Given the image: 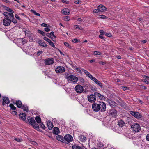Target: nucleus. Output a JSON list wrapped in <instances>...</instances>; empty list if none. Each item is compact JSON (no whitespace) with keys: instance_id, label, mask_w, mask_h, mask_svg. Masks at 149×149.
I'll use <instances>...</instances> for the list:
<instances>
[{"instance_id":"nucleus-17","label":"nucleus","mask_w":149,"mask_h":149,"mask_svg":"<svg viewBox=\"0 0 149 149\" xmlns=\"http://www.w3.org/2000/svg\"><path fill=\"white\" fill-rule=\"evenodd\" d=\"M29 123L32 126L35 123V121L33 118L29 117L27 118Z\"/></svg>"},{"instance_id":"nucleus-13","label":"nucleus","mask_w":149,"mask_h":149,"mask_svg":"<svg viewBox=\"0 0 149 149\" xmlns=\"http://www.w3.org/2000/svg\"><path fill=\"white\" fill-rule=\"evenodd\" d=\"M3 102L2 105L4 106L5 104H8L10 103V101L8 97H3Z\"/></svg>"},{"instance_id":"nucleus-50","label":"nucleus","mask_w":149,"mask_h":149,"mask_svg":"<svg viewBox=\"0 0 149 149\" xmlns=\"http://www.w3.org/2000/svg\"><path fill=\"white\" fill-rule=\"evenodd\" d=\"M99 12H100V11L99 10V9L98 8L97 9H94L93 10V12L95 13H98Z\"/></svg>"},{"instance_id":"nucleus-3","label":"nucleus","mask_w":149,"mask_h":149,"mask_svg":"<svg viewBox=\"0 0 149 149\" xmlns=\"http://www.w3.org/2000/svg\"><path fill=\"white\" fill-rule=\"evenodd\" d=\"M72 137L70 134L66 135L64 138L63 143H68L72 141Z\"/></svg>"},{"instance_id":"nucleus-9","label":"nucleus","mask_w":149,"mask_h":149,"mask_svg":"<svg viewBox=\"0 0 149 149\" xmlns=\"http://www.w3.org/2000/svg\"><path fill=\"white\" fill-rule=\"evenodd\" d=\"M44 61L46 65L52 64L54 63L53 59L52 58H49L47 59H45L44 60Z\"/></svg>"},{"instance_id":"nucleus-28","label":"nucleus","mask_w":149,"mask_h":149,"mask_svg":"<svg viewBox=\"0 0 149 149\" xmlns=\"http://www.w3.org/2000/svg\"><path fill=\"white\" fill-rule=\"evenodd\" d=\"M73 149H86V148L84 147L81 148L79 146H76L74 145L72 146Z\"/></svg>"},{"instance_id":"nucleus-44","label":"nucleus","mask_w":149,"mask_h":149,"mask_svg":"<svg viewBox=\"0 0 149 149\" xmlns=\"http://www.w3.org/2000/svg\"><path fill=\"white\" fill-rule=\"evenodd\" d=\"M99 18L102 19H105L106 18V17L104 15H100L99 16Z\"/></svg>"},{"instance_id":"nucleus-11","label":"nucleus","mask_w":149,"mask_h":149,"mask_svg":"<svg viewBox=\"0 0 149 149\" xmlns=\"http://www.w3.org/2000/svg\"><path fill=\"white\" fill-rule=\"evenodd\" d=\"M3 15L6 17V18H7L11 19L14 17L13 14L12 13L4 12L3 13Z\"/></svg>"},{"instance_id":"nucleus-21","label":"nucleus","mask_w":149,"mask_h":149,"mask_svg":"<svg viewBox=\"0 0 149 149\" xmlns=\"http://www.w3.org/2000/svg\"><path fill=\"white\" fill-rule=\"evenodd\" d=\"M110 114L111 115L115 116L117 114V111L114 109H112L110 111Z\"/></svg>"},{"instance_id":"nucleus-22","label":"nucleus","mask_w":149,"mask_h":149,"mask_svg":"<svg viewBox=\"0 0 149 149\" xmlns=\"http://www.w3.org/2000/svg\"><path fill=\"white\" fill-rule=\"evenodd\" d=\"M53 132L54 134L58 135L59 133V129L57 127H55L53 130Z\"/></svg>"},{"instance_id":"nucleus-29","label":"nucleus","mask_w":149,"mask_h":149,"mask_svg":"<svg viewBox=\"0 0 149 149\" xmlns=\"http://www.w3.org/2000/svg\"><path fill=\"white\" fill-rule=\"evenodd\" d=\"M32 126L33 127V128L36 129L37 130L39 128V126L38 125L37 123H36V122L35 123H34L33 125H32Z\"/></svg>"},{"instance_id":"nucleus-4","label":"nucleus","mask_w":149,"mask_h":149,"mask_svg":"<svg viewBox=\"0 0 149 149\" xmlns=\"http://www.w3.org/2000/svg\"><path fill=\"white\" fill-rule=\"evenodd\" d=\"M99 109L101 112H104L106 111V107L105 103L100 102L98 103Z\"/></svg>"},{"instance_id":"nucleus-48","label":"nucleus","mask_w":149,"mask_h":149,"mask_svg":"<svg viewBox=\"0 0 149 149\" xmlns=\"http://www.w3.org/2000/svg\"><path fill=\"white\" fill-rule=\"evenodd\" d=\"M74 28L76 29H78L79 30H81V29H80V27L78 25H75L74 26Z\"/></svg>"},{"instance_id":"nucleus-39","label":"nucleus","mask_w":149,"mask_h":149,"mask_svg":"<svg viewBox=\"0 0 149 149\" xmlns=\"http://www.w3.org/2000/svg\"><path fill=\"white\" fill-rule=\"evenodd\" d=\"M31 11L36 15L40 16V15L39 13H37L35 11L33 10H31Z\"/></svg>"},{"instance_id":"nucleus-8","label":"nucleus","mask_w":149,"mask_h":149,"mask_svg":"<svg viewBox=\"0 0 149 149\" xmlns=\"http://www.w3.org/2000/svg\"><path fill=\"white\" fill-rule=\"evenodd\" d=\"M93 110L95 112H98L100 111L98 103L94 102L92 106Z\"/></svg>"},{"instance_id":"nucleus-42","label":"nucleus","mask_w":149,"mask_h":149,"mask_svg":"<svg viewBox=\"0 0 149 149\" xmlns=\"http://www.w3.org/2000/svg\"><path fill=\"white\" fill-rule=\"evenodd\" d=\"M64 45L66 47H67L69 48H71V46L69 45V44L66 42H65L64 43Z\"/></svg>"},{"instance_id":"nucleus-45","label":"nucleus","mask_w":149,"mask_h":149,"mask_svg":"<svg viewBox=\"0 0 149 149\" xmlns=\"http://www.w3.org/2000/svg\"><path fill=\"white\" fill-rule=\"evenodd\" d=\"M11 21H12L14 24H15L17 23V20L14 19V17L13 18H11Z\"/></svg>"},{"instance_id":"nucleus-33","label":"nucleus","mask_w":149,"mask_h":149,"mask_svg":"<svg viewBox=\"0 0 149 149\" xmlns=\"http://www.w3.org/2000/svg\"><path fill=\"white\" fill-rule=\"evenodd\" d=\"M144 81L146 84L149 83V77L146 76Z\"/></svg>"},{"instance_id":"nucleus-19","label":"nucleus","mask_w":149,"mask_h":149,"mask_svg":"<svg viewBox=\"0 0 149 149\" xmlns=\"http://www.w3.org/2000/svg\"><path fill=\"white\" fill-rule=\"evenodd\" d=\"M19 117L21 119L24 121L26 118V115L24 113H21L19 115Z\"/></svg>"},{"instance_id":"nucleus-49","label":"nucleus","mask_w":149,"mask_h":149,"mask_svg":"<svg viewBox=\"0 0 149 149\" xmlns=\"http://www.w3.org/2000/svg\"><path fill=\"white\" fill-rule=\"evenodd\" d=\"M97 84L101 88L102 87V84L101 83H100V81H99V82Z\"/></svg>"},{"instance_id":"nucleus-37","label":"nucleus","mask_w":149,"mask_h":149,"mask_svg":"<svg viewBox=\"0 0 149 149\" xmlns=\"http://www.w3.org/2000/svg\"><path fill=\"white\" fill-rule=\"evenodd\" d=\"M9 106L10 107L11 109L13 110H15L16 109V107H15L12 104H10L9 105Z\"/></svg>"},{"instance_id":"nucleus-16","label":"nucleus","mask_w":149,"mask_h":149,"mask_svg":"<svg viewBox=\"0 0 149 149\" xmlns=\"http://www.w3.org/2000/svg\"><path fill=\"white\" fill-rule=\"evenodd\" d=\"M70 10L68 8H65L62 10L63 13L65 15H69L70 13Z\"/></svg>"},{"instance_id":"nucleus-20","label":"nucleus","mask_w":149,"mask_h":149,"mask_svg":"<svg viewBox=\"0 0 149 149\" xmlns=\"http://www.w3.org/2000/svg\"><path fill=\"white\" fill-rule=\"evenodd\" d=\"M125 124V122L122 120H120L118 121V125L121 127H123Z\"/></svg>"},{"instance_id":"nucleus-56","label":"nucleus","mask_w":149,"mask_h":149,"mask_svg":"<svg viewBox=\"0 0 149 149\" xmlns=\"http://www.w3.org/2000/svg\"><path fill=\"white\" fill-rule=\"evenodd\" d=\"M94 81L96 84L99 82V81L96 78L93 81Z\"/></svg>"},{"instance_id":"nucleus-59","label":"nucleus","mask_w":149,"mask_h":149,"mask_svg":"<svg viewBox=\"0 0 149 149\" xmlns=\"http://www.w3.org/2000/svg\"><path fill=\"white\" fill-rule=\"evenodd\" d=\"M42 26L46 27L47 26V24L45 23H43L41 24Z\"/></svg>"},{"instance_id":"nucleus-12","label":"nucleus","mask_w":149,"mask_h":149,"mask_svg":"<svg viewBox=\"0 0 149 149\" xmlns=\"http://www.w3.org/2000/svg\"><path fill=\"white\" fill-rule=\"evenodd\" d=\"M11 19L6 18L4 19L3 21V24L5 26L9 25L11 22Z\"/></svg>"},{"instance_id":"nucleus-6","label":"nucleus","mask_w":149,"mask_h":149,"mask_svg":"<svg viewBox=\"0 0 149 149\" xmlns=\"http://www.w3.org/2000/svg\"><path fill=\"white\" fill-rule=\"evenodd\" d=\"M65 70V68L62 66H58L55 69V71L57 73H62L64 72Z\"/></svg>"},{"instance_id":"nucleus-15","label":"nucleus","mask_w":149,"mask_h":149,"mask_svg":"<svg viewBox=\"0 0 149 149\" xmlns=\"http://www.w3.org/2000/svg\"><path fill=\"white\" fill-rule=\"evenodd\" d=\"M97 8L99 9L100 12H102L106 11V8L103 5L100 4L98 6Z\"/></svg>"},{"instance_id":"nucleus-57","label":"nucleus","mask_w":149,"mask_h":149,"mask_svg":"<svg viewBox=\"0 0 149 149\" xmlns=\"http://www.w3.org/2000/svg\"><path fill=\"white\" fill-rule=\"evenodd\" d=\"M62 2L63 3H65L67 4H68L69 3V1H65L64 0H62Z\"/></svg>"},{"instance_id":"nucleus-5","label":"nucleus","mask_w":149,"mask_h":149,"mask_svg":"<svg viewBox=\"0 0 149 149\" xmlns=\"http://www.w3.org/2000/svg\"><path fill=\"white\" fill-rule=\"evenodd\" d=\"M130 113L135 118L137 119L140 118L142 117V114L138 112H134L131 111H130Z\"/></svg>"},{"instance_id":"nucleus-51","label":"nucleus","mask_w":149,"mask_h":149,"mask_svg":"<svg viewBox=\"0 0 149 149\" xmlns=\"http://www.w3.org/2000/svg\"><path fill=\"white\" fill-rule=\"evenodd\" d=\"M51 36H52L54 38H56V36L54 35V33L53 31H52L51 32V33H50Z\"/></svg>"},{"instance_id":"nucleus-41","label":"nucleus","mask_w":149,"mask_h":149,"mask_svg":"<svg viewBox=\"0 0 149 149\" xmlns=\"http://www.w3.org/2000/svg\"><path fill=\"white\" fill-rule=\"evenodd\" d=\"M70 75L68 73L65 72V78L66 79L68 80L69 79Z\"/></svg>"},{"instance_id":"nucleus-58","label":"nucleus","mask_w":149,"mask_h":149,"mask_svg":"<svg viewBox=\"0 0 149 149\" xmlns=\"http://www.w3.org/2000/svg\"><path fill=\"white\" fill-rule=\"evenodd\" d=\"M100 34L104 35L105 34V32L104 31L102 30H101L100 31Z\"/></svg>"},{"instance_id":"nucleus-31","label":"nucleus","mask_w":149,"mask_h":149,"mask_svg":"<svg viewBox=\"0 0 149 149\" xmlns=\"http://www.w3.org/2000/svg\"><path fill=\"white\" fill-rule=\"evenodd\" d=\"M5 8L6 10L8 12H10L12 13H14V11L12 10L8 7H5Z\"/></svg>"},{"instance_id":"nucleus-46","label":"nucleus","mask_w":149,"mask_h":149,"mask_svg":"<svg viewBox=\"0 0 149 149\" xmlns=\"http://www.w3.org/2000/svg\"><path fill=\"white\" fill-rule=\"evenodd\" d=\"M74 3L76 4H79L81 3V1L80 0L76 1L74 2Z\"/></svg>"},{"instance_id":"nucleus-64","label":"nucleus","mask_w":149,"mask_h":149,"mask_svg":"<svg viewBox=\"0 0 149 149\" xmlns=\"http://www.w3.org/2000/svg\"><path fill=\"white\" fill-rule=\"evenodd\" d=\"M32 143L33 145L35 146H36L37 145H38V144L36 142L34 141H32Z\"/></svg>"},{"instance_id":"nucleus-7","label":"nucleus","mask_w":149,"mask_h":149,"mask_svg":"<svg viewBox=\"0 0 149 149\" xmlns=\"http://www.w3.org/2000/svg\"><path fill=\"white\" fill-rule=\"evenodd\" d=\"M74 89L75 91L78 93H81L84 90L83 87L79 84L76 85Z\"/></svg>"},{"instance_id":"nucleus-24","label":"nucleus","mask_w":149,"mask_h":149,"mask_svg":"<svg viewBox=\"0 0 149 149\" xmlns=\"http://www.w3.org/2000/svg\"><path fill=\"white\" fill-rule=\"evenodd\" d=\"M56 139L58 140L63 142L64 138L63 136L60 135H57L56 137Z\"/></svg>"},{"instance_id":"nucleus-27","label":"nucleus","mask_w":149,"mask_h":149,"mask_svg":"<svg viewBox=\"0 0 149 149\" xmlns=\"http://www.w3.org/2000/svg\"><path fill=\"white\" fill-rule=\"evenodd\" d=\"M16 104L17 107L19 108H20L22 106V103L20 100H17L16 102Z\"/></svg>"},{"instance_id":"nucleus-1","label":"nucleus","mask_w":149,"mask_h":149,"mask_svg":"<svg viewBox=\"0 0 149 149\" xmlns=\"http://www.w3.org/2000/svg\"><path fill=\"white\" fill-rule=\"evenodd\" d=\"M94 95L91 94L88 96V99L90 102H94L96 100V96L98 97L101 100H105L106 99L105 97L103 95L97 92H95Z\"/></svg>"},{"instance_id":"nucleus-30","label":"nucleus","mask_w":149,"mask_h":149,"mask_svg":"<svg viewBox=\"0 0 149 149\" xmlns=\"http://www.w3.org/2000/svg\"><path fill=\"white\" fill-rule=\"evenodd\" d=\"M35 120L38 123H41V118L39 117L38 116L36 117L35 118Z\"/></svg>"},{"instance_id":"nucleus-38","label":"nucleus","mask_w":149,"mask_h":149,"mask_svg":"<svg viewBox=\"0 0 149 149\" xmlns=\"http://www.w3.org/2000/svg\"><path fill=\"white\" fill-rule=\"evenodd\" d=\"M70 19V17L68 16H66L64 17V20L65 21H69Z\"/></svg>"},{"instance_id":"nucleus-54","label":"nucleus","mask_w":149,"mask_h":149,"mask_svg":"<svg viewBox=\"0 0 149 149\" xmlns=\"http://www.w3.org/2000/svg\"><path fill=\"white\" fill-rule=\"evenodd\" d=\"M72 41L74 43H76L78 42V40L76 38L73 40Z\"/></svg>"},{"instance_id":"nucleus-55","label":"nucleus","mask_w":149,"mask_h":149,"mask_svg":"<svg viewBox=\"0 0 149 149\" xmlns=\"http://www.w3.org/2000/svg\"><path fill=\"white\" fill-rule=\"evenodd\" d=\"M14 140L18 142H20L21 141V140L20 139H19V138H15L14 139Z\"/></svg>"},{"instance_id":"nucleus-40","label":"nucleus","mask_w":149,"mask_h":149,"mask_svg":"<svg viewBox=\"0 0 149 149\" xmlns=\"http://www.w3.org/2000/svg\"><path fill=\"white\" fill-rule=\"evenodd\" d=\"M93 54L95 55H100L101 54V53L98 51H94L93 52Z\"/></svg>"},{"instance_id":"nucleus-62","label":"nucleus","mask_w":149,"mask_h":149,"mask_svg":"<svg viewBox=\"0 0 149 149\" xmlns=\"http://www.w3.org/2000/svg\"><path fill=\"white\" fill-rule=\"evenodd\" d=\"M15 17L16 19H18L19 20H20L21 19L18 16V15H17V14H15Z\"/></svg>"},{"instance_id":"nucleus-43","label":"nucleus","mask_w":149,"mask_h":149,"mask_svg":"<svg viewBox=\"0 0 149 149\" xmlns=\"http://www.w3.org/2000/svg\"><path fill=\"white\" fill-rule=\"evenodd\" d=\"M41 128H42L43 129H45L46 128V127L42 123H41L40 125Z\"/></svg>"},{"instance_id":"nucleus-52","label":"nucleus","mask_w":149,"mask_h":149,"mask_svg":"<svg viewBox=\"0 0 149 149\" xmlns=\"http://www.w3.org/2000/svg\"><path fill=\"white\" fill-rule=\"evenodd\" d=\"M89 77L93 81L95 78L93 77L92 75H90V76Z\"/></svg>"},{"instance_id":"nucleus-36","label":"nucleus","mask_w":149,"mask_h":149,"mask_svg":"<svg viewBox=\"0 0 149 149\" xmlns=\"http://www.w3.org/2000/svg\"><path fill=\"white\" fill-rule=\"evenodd\" d=\"M22 108L24 111H26V112H28V108L26 105H23L22 106Z\"/></svg>"},{"instance_id":"nucleus-23","label":"nucleus","mask_w":149,"mask_h":149,"mask_svg":"<svg viewBox=\"0 0 149 149\" xmlns=\"http://www.w3.org/2000/svg\"><path fill=\"white\" fill-rule=\"evenodd\" d=\"M25 35L28 37L29 38H30L32 35V33L28 30H26L24 31Z\"/></svg>"},{"instance_id":"nucleus-26","label":"nucleus","mask_w":149,"mask_h":149,"mask_svg":"<svg viewBox=\"0 0 149 149\" xmlns=\"http://www.w3.org/2000/svg\"><path fill=\"white\" fill-rule=\"evenodd\" d=\"M80 140V141L82 142H85L86 141V137L84 135H80L79 136Z\"/></svg>"},{"instance_id":"nucleus-53","label":"nucleus","mask_w":149,"mask_h":149,"mask_svg":"<svg viewBox=\"0 0 149 149\" xmlns=\"http://www.w3.org/2000/svg\"><path fill=\"white\" fill-rule=\"evenodd\" d=\"M12 113L13 115H16L17 116V112L15 111H13L12 112Z\"/></svg>"},{"instance_id":"nucleus-61","label":"nucleus","mask_w":149,"mask_h":149,"mask_svg":"<svg viewBox=\"0 0 149 149\" xmlns=\"http://www.w3.org/2000/svg\"><path fill=\"white\" fill-rule=\"evenodd\" d=\"M146 139L147 141H149V134L147 135Z\"/></svg>"},{"instance_id":"nucleus-34","label":"nucleus","mask_w":149,"mask_h":149,"mask_svg":"<svg viewBox=\"0 0 149 149\" xmlns=\"http://www.w3.org/2000/svg\"><path fill=\"white\" fill-rule=\"evenodd\" d=\"M83 72L86 75V76L88 77H89L90 76V75H91L90 74V73L89 72H88V71L87 70H84Z\"/></svg>"},{"instance_id":"nucleus-14","label":"nucleus","mask_w":149,"mask_h":149,"mask_svg":"<svg viewBox=\"0 0 149 149\" xmlns=\"http://www.w3.org/2000/svg\"><path fill=\"white\" fill-rule=\"evenodd\" d=\"M43 39L45 41H46L49 43V44L53 47H55V45L53 43L50 39L44 37L43 38Z\"/></svg>"},{"instance_id":"nucleus-18","label":"nucleus","mask_w":149,"mask_h":149,"mask_svg":"<svg viewBox=\"0 0 149 149\" xmlns=\"http://www.w3.org/2000/svg\"><path fill=\"white\" fill-rule=\"evenodd\" d=\"M47 126L49 130L52 129L53 127L52 123L51 121H48L47 123Z\"/></svg>"},{"instance_id":"nucleus-10","label":"nucleus","mask_w":149,"mask_h":149,"mask_svg":"<svg viewBox=\"0 0 149 149\" xmlns=\"http://www.w3.org/2000/svg\"><path fill=\"white\" fill-rule=\"evenodd\" d=\"M68 81H72L74 83H77L78 80V78L73 75H70V77L69 79H68Z\"/></svg>"},{"instance_id":"nucleus-2","label":"nucleus","mask_w":149,"mask_h":149,"mask_svg":"<svg viewBox=\"0 0 149 149\" xmlns=\"http://www.w3.org/2000/svg\"><path fill=\"white\" fill-rule=\"evenodd\" d=\"M131 129L134 133L139 132L141 130L140 125L137 123L133 124L131 126Z\"/></svg>"},{"instance_id":"nucleus-32","label":"nucleus","mask_w":149,"mask_h":149,"mask_svg":"<svg viewBox=\"0 0 149 149\" xmlns=\"http://www.w3.org/2000/svg\"><path fill=\"white\" fill-rule=\"evenodd\" d=\"M22 43L23 45L27 42V40L26 39H24L23 38L21 39Z\"/></svg>"},{"instance_id":"nucleus-63","label":"nucleus","mask_w":149,"mask_h":149,"mask_svg":"<svg viewBox=\"0 0 149 149\" xmlns=\"http://www.w3.org/2000/svg\"><path fill=\"white\" fill-rule=\"evenodd\" d=\"M99 37L102 39H104V38L103 36L102 35L100 34L99 36Z\"/></svg>"},{"instance_id":"nucleus-35","label":"nucleus","mask_w":149,"mask_h":149,"mask_svg":"<svg viewBox=\"0 0 149 149\" xmlns=\"http://www.w3.org/2000/svg\"><path fill=\"white\" fill-rule=\"evenodd\" d=\"M38 33H39L43 36H46L45 33L42 30H38Z\"/></svg>"},{"instance_id":"nucleus-60","label":"nucleus","mask_w":149,"mask_h":149,"mask_svg":"<svg viewBox=\"0 0 149 149\" xmlns=\"http://www.w3.org/2000/svg\"><path fill=\"white\" fill-rule=\"evenodd\" d=\"M106 36L108 37H110L111 36V34L110 33H106L105 34Z\"/></svg>"},{"instance_id":"nucleus-25","label":"nucleus","mask_w":149,"mask_h":149,"mask_svg":"<svg viewBox=\"0 0 149 149\" xmlns=\"http://www.w3.org/2000/svg\"><path fill=\"white\" fill-rule=\"evenodd\" d=\"M38 44L41 46L44 47H47V44L43 41L40 40L38 41Z\"/></svg>"},{"instance_id":"nucleus-47","label":"nucleus","mask_w":149,"mask_h":149,"mask_svg":"<svg viewBox=\"0 0 149 149\" xmlns=\"http://www.w3.org/2000/svg\"><path fill=\"white\" fill-rule=\"evenodd\" d=\"M44 30L46 32H48L50 31V29L49 28L46 27L44 28Z\"/></svg>"}]
</instances>
